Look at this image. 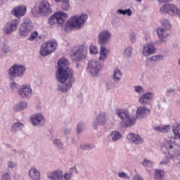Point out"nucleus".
<instances>
[{"label": "nucleus", "mask_w": 180, "mask_h": 180, "mask_svg": "<svg viewBox=\"0 0 180 180\" xmlns=\"http://www.w3.org/2000/svg\"><path fill=\"white\" fill-rule=\"evenodd\" d=\"M68 60L65 58H62L58 61V70L56 72V79L64 86H58V91L60 92H68L72 88V84L75 82L74 78V71L68 68Z\"/></svg>", "instance_id": "1"}, {"label": "nucleus", "mask_w": 180, "mask_h": 180, "mask_svg": "<svg viewBox=\"0 0 180 180\" xmlns=\"http://www.w3.org/2000/svg\"><path fill=\"white\" fill-rule=\"evenodd\" d=\"M160 150L165 158L160 162V165L168 164L169 160H174V157H178L180 155V144L175 143V139H169L166 141L161 146Z\"/></svg>", "instance_id": "2"}, {"label": "nucleus", "mask_w": 180, "mask_h": 180, "mask_svg": "<svg viewBox=\"0 0 180 180\" xmlns=\"http://www.w3.org/2000/svg\"><path fill=\"white\" fill-rule=\"evenodd\" d=\"M86 19H88V15L86 14H81L80 15H74L73 17H71L65 25V32H67L68 27H70L71 29L75 27L81 29V25L86 22Z\"/></svg>", "instance_id": "3"}, {"label": "nucleus", "mask_w": 180, "mask_h": 180, "mask_svg": "<svg viewBox=\"0 0 180 180\" xmlns=\"http://www.w3.org/2000/svg\"><path fill=\"white\" fill-rule=\"evenodd\" d=\"M53 9L50 3L46 0H42L39 4V6H34L32 8V13L34 16L41 15V16H49L51 14Z\"/></svg>", "instance_id": "4"}, {"label": "nucleus", "mask_w": 180, "mask_h": 180, "mask_svg": "<svg viewBox=\"0 0 180 180\" xmlns=\"http://www.w3.org/2000/svg\"><path fill=\"white\" fill-rule=\"evenodd\" d=\"M115 113L121 120L123 127H131V126H134V123H136V117L130 116L129 110L119 109Z\"/></svg>", "instance_id": "5"}, {"label": "nucleus", "mask_w": 180, "mask_h": 180, "mask_svg": "<svg viewBox=\"0 0 180 180\" xmlns=\"http://www.w3.org/2000/svg\"><path fill=\"white\" fill-rule=\"evenodd\" d=\"M67 18H68V14L63 11H58L49 18L48 24L50 27H53L56 23L58 25L59 27H63V26H64V23H65Z\"/></svg>", "instance_id": "6"}, {"label": "nucleus", "mask_w": 180, "mask_h": 180, "mask_svg": "<svg viewBox=\"0 0 180 180\" xmlns=\"http://www.w3.org/2000/svg\"><path fill=\"white\" fill-rule=\"evenodd\" d=\"M26 72V67L20 65H13L7 71L11 81H15V78H22Z\"/></svg>", "instance_id": "7"}, {"label": "nucleus", "mask_w": 180, "mask_h": 180, "mask_svg": "<svg viewBox=\"0 0 180 180\" xmlns=\"http://www.w3.org/2000/svg\"><path fill=\"white\" fill-rule=\"evenodd\" d=\"M161 25L162 27L157 29V34L160 40L165 41V39H167V37L169 35L168 30L171 29V23H169V20L165 19L161 21Z\"/></svg>", "instance_id": "8"}, {"label": "nucleus", "mask_w": 180, "mask_h": 180, "mask_svg": "<svg viewBox=\"0 0 180 180\" xmlns=\"http://www.w3.org/2000/svg\"><path fill=\"white\" fill-rule=\"evenodd\" d=\"M86 56H88V49L84 45H80L77 51L72 52L70 54V58L72 61L78 63L82 61V60H85Z\"/></svg>", "instance_id": "9"}, {"label": "nucleus", "mask_w": 180, "mask_h": 180, "mask_svg": "<svg viewBox=\"0 0 180 180\" xmlns=\"http://www.w3.org/2000/svg\"><path fill=\"white\" fill-rule=\"evenodd\" d=\"M33 30V22L30 18H25L23 22L20 25L19 28V36L25 38L30 32Z\"/></svg>", "instance_id": "10"}, {"label": "nucleus", "mask_w": 180, "mask_h": 180, "mask_svg": "<svg viewBox=\"0 0 180 180\" xmlns=\"http://www.w3.org/2000/svg\"><path fill=\"white\" fill-rule=\"evenodd\" d=\"M57 41L52 40L49 41L46 43L44 46H41L40 49V54L43 57L46 56H50L51 53H53V51H56L57 50Z\"/></svg>", "instance_id": "11"}, {"label": "nucleus", "mask_w": 180, "mask_h": 180, "mask_svg": "<svg viewBox=\"0 0 180 180\" xmlns=\"http://www.w3.org/2000/svg\"><path fill=\"white\" fill-rule=\"evenodd\" d=\"M160 11L161 13H167L170 16H175L178 15L180 18V8L174 4H167L160 7Z\"/></svg>", "instance_id": "12"}, {"label": "nucleus", "mask_w": 180, "mask_h": 180, "mask_svg": "<svg viewBox=\"0 0 180 180\" xmlns=\"http://www.w3.org/2000/svg\"><path fill=\"white\" fill-rule=\"evenodd\" d=\"M102 70V65L101 63L96 60H92L88 63L87 71L91 74V77H96L99 74V71Z\"/></svg>", "instance_id": "13"}, {"label": "nucleus", "mask_w": 180, "mask_h": 180, "mask_svg": "<svg viewBox=\"0 0 180 180\" xmlns=\"http://www.w3.org/2000/svg\"><path fill=\"white\" fill-rule=\"evenodd\" d=\"M111 37L112 33L109 30H102L98 34V43L100 46H106Z\"/></svg>", "instance_id": "14"}, {"label": "nucleus", "mask_w": 180, "mask_h": 180, "mask_svg": "<svg viewBox=\"0 0 180 180\" xmlns=\"http://www.w3.org/2000/svg\"><path fill=\"white\" fill-rule=\"evenodd\" d=\"M32 126H39V127H44L46 124V118L42 114L37 113L32 115L30 118Z\"/></svg>", "instance_id": "15"}, {"label": "nucleus", "mask_w": 180, "mask_h": 180, "mask_svg": "<svg viewBox=\"0 0 180 180\" xmlns=\"http://www.w3.org/2000/svg\"><path fill=\"white\" fill-rule=\"evenodd\" d=\"M18 95L22 99H30L33 95L32 87L27 84H23L18 90Z\"/></svg>", "instance_id": "16"}, {"label": "nucleus", "mask_w": 180, "mask_h": 180, "mask_svg": "<svg viewBox=\"0 0 180 180\" xmlns=\"http://www.w3.org/2000/svg\"><path fill=\"white\" fill-rule=\"evenodd\" d=\"M19 23H20V18L13 19L11 21L7 22L4 27V33H6V34H11V33L15 32V30L18 29Z\"/></svg>", "instance_id": "17"}, {"label": "nucleus", "mask_w": 180, "mask_h": 180, "mask_svg": "<svg viewBox=\"0 0 180 180\" xmlns=\"http://www.w3.org/2000/svg\"><path fill=\"white\" fill-rule=\"evenodd\" d=\"M108 123V118L106 117V112H101L96 117V121H94L92 124L94 130L98 129V126H105Z\"/></svg>", "instance_id": "18"}, {"label": "nucleus", "mask_w": 180, "mask_h": 180, "mask_svg": "<svg viewBox=\"0 0 180 180\" xmlns=\"http://www.w3.org/2000/svg\"><path fill=\"white\" fill-rule=\"evenodd\" d=\"M47 178L51 180H65L63 170L58 169L53 172H49L46 174Z\"/></svg>", "instance_id": "19"}, {"label": "nucleus", "mask_w": 180, "mask_h": 180, "mask_svg": "<svg viewBox=\"0 0 180 180\" xmlns=\"http://www.w3.org/2000/svg\"><path fill=\"white\" fill-rule=\"evenodd\" d=\"M142 53L145 57H148V56L154 54L155 53V47L154 46V44L148 43L144 45L142 49Z\"/></svg>", "instance_id": "20"}, {"label": "nucleus", "mask_w": 180, "mask_h": 180, "mask_svg": "<svg viewBox=\"0 0 180 180\" xmlns=\"http://www.w3.org/2000/svg\"><path fill=\"white\" fill-rule=\"evenodd\" d=\"M151 113V110L146 106H139L136 110V117H147V115Z\"/></svg>", "instance_id": "21"}, {"label": "nucleus", "mask_w": 180, "mask_h": 180, "mask_svg": "<svg viewBox=\"0 0 180 180\" xmlns=\"http://www.w3.org/2000/svg\"><path fill=\"white\" fill-rule=\"evenodd\" d=\"M127 139L134 144H141L144 140L141 138L139 134H136L134 133H130L127 135Z\"/></svg>", "instance_id": "22"}, {"label": "nucleus", "mask_w": 180, "mask_h": 180, "mask_svg": "<svg viewBox=\"0 0 180 180\" xmlns=\"http://www.w3.org/2000/svg\"><path fill=\"white\" fill-rule=\"evenodd\" d=\"M23 126V123L20 122H13L11 124L10 131L12 133V134H16V133L22 131Z\"/></svg>", "instance_id": "23"}, {"label": "nucleus", "mask_w": 180, "mask_h": 180, "mask_svg": "<svg viewBox=\"0 0 180 180\" xmlns=\"http://www.w3.org/2000/svg\"><path fill=\"white\" fill-rule=\"evenodd\" d=\"M26 9L27 8L25 6H18L12 11V15H14L15 18H20L22 16H25L26 13Z\"/></svg>", "instance_id": "24"}, {"label": "nucleus", "mask_w": 180, "mask_h": 180, "mask_svg": "<svg viewBox=\"0 0 180 180\" xmlns=\"http://www.w3.org/2000/svg\"><path fill=\"white\" fill-rule=\"evenodd\" d=\"M79 172L78 169H77V167L74 166L70 169L69 172L64 173L63 178L65 180H71L72 174H79Z\"/></svg>", "instance_id": "25"}, {"label": "nucleus", "mask_w": 180, "mask_h": 180, "mask_svg": "<svg viewBox=\"0 0 180 180\" xmlns=\"http://www.w3.org/2000/svg\"><path fill=\"white\" fill-rule=\"evenodd\" d=\"M29 175L32 180H40V172L34 167H32L30 169Z\"/></svg>", "instance_id": "26"}, {"label": "nucleus", "mask_w": 180, "mask_h": 180, "mask_svg": "<svg viewBox=\"0 0 180 180\" xmlns=\"http://www.w3.org/2000/svg\"><path fill=\"white\" fill-rule=\"evenodd\" d=\"M27 108V103L26 101H20L17 103L13 109L15 112H20V110H23Z\"/></svg>", "instance_id": "27"}, {"label": "nucleus", "mask_w": 180, "mask_h": 180, "mask_svg": "<svg viewBox=\"0 0 180 180\" xmlns=\"http://www.w3.org/2000/svg\"><path fill=\"white\" fill-rule=\"evenodd\" d=\"M110 137L111 138L112 141L116 143V141H119L120 139H122V136L120 132L117 131H112L110 134Z\"/></svg>", "instance_id": "28"}, {"label": "nucleus", "mask_w": 180, "mask_h": 180, "mask_svg": "<svg viewBox=\"0 0 180 180\" xmlns=\"http://www.w3.org/2000/svg\"><path fill=\"white\" fill-rule=\"evenodd\" d=\"M106 54H108V49H106V47L101 45L100 49V61H105V60L108 58V56Z\"/></svg>", "instance_id": "29"}, {"label": "nucleus", "mask_w": 180, "mask_h": 180, "mask_svg": "<svg viewBox=\"0 0 180 180\" xmlns=\"http://www.w3.org/2000/svg\"><path fill=\"white\" fill-rule=\"evenodd\" d=\"M122 77L123 75L122 74V72H120V70L117 69L114 71V73L112 75V79L115 82H119V81L122 79Z\"/></svg>", "instance_id": "30"}, {"label": "nucleus", "mask_w": 180, "mask_h": 180, "mask_svg": "<svg viewBox=\"0 0 180 180\" xmlns=\"http://www.w3.org/2000/svg\"><path fill=\"white\" fill-rule=\"evenodd\" d=\"M154 130L160 133H168L171 130V127L169 125H165L163 127L156 126L154 127Z\"/></svg>", "instance_id": "31"}, {"label": "nucleus", "mask_w": 180, "mask_h": 180, "mask_svg": "<svg viewBox=\"0 0 180 180\" xmlns=\"http://www.w3.org/2000/svg\"><path fill=\"white\" fill-rule=\"evenodd\" d=\"M165 173L164 171L161 169H155L154 178L155 180H162L164 179Z\"/></svg>", "instance_id": "32"}, {"label": "nucleus", "mask_w": 180, "mask_h": 180, "mask_svg": "<svg viewBox=\"0 0 180 180\" xmlns=\"http://www.w3.org/2000/svg\"><path fill=\"white\" fill-rule=\"evenodd\" d=\"M95 147V145L92 143H82L80 145V148L82 150H85L86 151H89V150H93V148Z\"/></svg>", "instance_id": "33"}, {"label": "nucleus", "mask_w": 180, "mask_h": 180, "mask_svg": "<svg viewBox=\"0 0 180 180\" xmlns=\"http://www.w3.org/2000/svg\"><path fill=\"white\" fill-rule=\"evenodd\" d=\"M132 53H133V48L129 46L124 49L123 56L127 58H131Z\"/></svg>", "instance_id": "34"}, {"label": "nucleus", "mask_w": 180, "mask_h": 180, "mask_svg": "<svg viewBox=\"0 0 180 180\" xmlns=\"http://www.w3.org/2000/svg\"><path fill=\"white\" fill-rule=\"evenodd\" d=\"M139 102L141 105H143V106H150V108L151 106H153V105H151V101H150V100L144 98L143 96H141L139 98Z\"/></svg>", "instance_id": "35"}, {"label": "nucleus", "mask_w": 180, "mask_h": 180, "mask_svg": "<svg viewBox=\"0 0 180 180\" xmlns=\"http://www.w3.org/2000/svg\"><path fill=\"white\" fill-rule=\"evenodd\" d=\"M142 165L144 168H152L153 165H154V162L145 159L142 162Z\"/></svg>", "instance_id": "36"}, {"label": "nucleus", "mask_w": 180, "mask_h": 180, "mask_svg": "<svg viewBox=\"0 0 180 180\" xmlns=\"http://www.w3.org/2000/svg\"><path fill=\"white\" fill-rule=\"evenodd\" d=\"M60 2H62L61 8L63 11H68L70 9L69 0H60Z\"/></svg>", "instance_id": "37"}, {"label": "nucleus", "mask_w": 180, "mask_h": 180, "mask_svg": "<svg viewBox=\"0 0 180 180\" xmlns=\"http://www.w3.org/2000/svg\"><path fill=\"white\" fill-rule=\"evenodd\" d=\"M173 133L176 139H180V124L173 128Z\"/></svg>", "instance_id": "38"}, {"label": "nucleus", "mask_w": 180, "mask_h": 180, "mask_svg": "<svg viewBox=\"0 0 180 180\" xmlns=\"http://www.w3.org/2000/svg\"><path fill=\"white\" fill-rule=\"evenodd\" d=\"M141 96H143V99L146 98L151 102L154 98V94L153 92H147L142 94Z\"/></svg>", "instance_id": "39"}, {"label": "nucleus", "mask_w": 180, "mask_h": 180, "mask_svg": "<svg viewBox=\"0 0 180 180\" xmlns=\"http://www.w3.org/2000/svg\"><path fill=\"white\" fill-rule=\"evenodd\" d=\"M162 58H164L162 55H155L150 57L147 61H160V60H162Z\"/></svg>", "instance_id": "40"}, {"label": "nucleus", "mask_w": 180, "mask_h": 180, "mask_svg": "<svg viewBox=\"0 0 180 180\" xmlns=\"http://www.w3.org/2000/svg\"><path fill=\"white\" fill-rule=\"evenodd\" d=\"M53 144L58 147V148H60V150H64L65 147L61 141L60 139H55L53 141Z\"/></svg>", "instance_id": "41"}, {"label": "nucleus", "mask_w": 180, "mask_h": 180, "mask_svg": "<svg viewBox=\"0 0 180 180\" xmlns=\"http://www.w3.org/2000/svg\"><path fill=\"white\" fill-rule=\"evenodd\" d=\"M39 36V32L37 31H34L33 32L31 33L30 36L28 37V40L30 41H33L35 39H37Z\"/></svg>", "instance_id": "42"}, {"label": "nucleus", "mask_w": 180, "mask_h": 180, "mask_svg": "<svg viewBox=\"0 0 180 180\" xmlns=\"http://www.w3.org/2000/svg\"><path fill=\"white\" fill-rule=\"evenodd\" d=\"M119 178H122V179L129 180L130 179V176L127 175L124 172H118Z\"/></svg>", "instance_id": "43"}, {"label": "nucleus", "mask_w": 180, "mask_h": 180, "mask_svg": "<svg viewBox=\"0 0 180 180\" xmlns=\"http://www.w3.org/2000/svg\"><path fill=\"white\" fill-rule=\"evenodd\" d=\"M84 127H85V125L84 124V122H79L77 126V134H79V133H82V130H84Z\"/></svg>", "instance_id": "44"}, {"label": "nucleus", "mask_w": 180, "mask_h": 180, "mask_svg": "<svg viewBox=\"0 0 180 180\" xmlns=\"http://www.w3.org/2000/svg\"><path fill=\"white\" fill-rule=\"evenodd\" d=\"M10 88L13 91H17L18 89H19V84L15 82H11L10 83Z\"/></svg>", "instance_id": "45"}, {"label": "nucleus", "mask_w": 180, "mask_h": 180, "mask_svg": "<svg viewBox=\"0 0 180 180\" xmlns=\"http://www.w3.org/2000/svg\"><path fill=\"white\" fill-rule=\"evenodd\" d=\"M90 54H98V48L96 46L91 45L89 47Z\"/></svg>", "instance_id": "46"}, {"label": "nucleus", "mask_w": 180, "mask_h": 180, "mask_svg": "<svg viewBox=\"0 0 180 180\" xmlns=\"http://www.w3.org/2000/svg\"><path fill=\"white\" fill-rule=\"evenodd\" d=\"M129 40L131 43H135L136 38V33L134 32H131L129 34Z\"/></svg>", "instance_id": "47"}, {"label": "nucleus", "mask_w": 180, "mask_h": 180, "mask_svg": "<svg viewBox=\"0 0 180 180\" xmlns=\"http://www.w3.org/2000/svg\"><path fill=\"white\" fill-rule=\"evenodd\" d=\"M175 94V89H167L166 95L167 96H171V95H174Z\"/></svg>", "instance_id": "48"}, {"label": "nucleus", "mask_w": 180, "mask_h": 180, "mask_svg": "<svg viewBox=\"0 0 180 180\" xmlns=\"http://www.w3.org/2000/svg\"><path fill=\"white\" fill-rule=\"evenodd\" d=\"M134 89L136 94H141L143 92V87L141 86H135Z\"/></svg>", "instance_id": "49"}, {"label": "nucleus", "mask_w": 180, "mask_h": 180, "mask_svg": "<svg viewBox=\"0 0 180 180\" xmlns=\"http://www.w3.org/2000/svg\"><path fill=\"white\" fill-rule=\"evenodd\" d=\"M124 15H127L128 16H131L133 15V11H131V9L127 8L124 10Z\"/></svg>", "instance_id": "50"}, {"label": "nucleus", "mask_w": 180, "mask_h": 180, "mask_svg": "<svg viewBox=\"0 0 180 180\" xmlns=\"http://www.w3.org/2000/svg\"><path fill=\"white\" fill-rule=\"evenodd\" d=\"M1 51H3V53H4L5 54H6L8 53H11V47L4 46V47L2 48Z\"/></svg>", "instance_id": "51"}, {"label": "nucleus", "mask_w": 180, "mask_h": 180, "mask_svg": "<svg viewBox=\"0 0 180 180\" xmlns=\"http://www.w3.org/2000/svg\"><path fill=\"white\" fill-rule=\"evenodd\" d=\"M11 174L9 173H4L2 176V180H11Z\"/></svg>", "instance_id": "52"}, {"label": "nucleus", "mask_w": 180, "mask_h": 180, "mask_svg": "<svg viewBox=\"0 0 180 180\" xmlns=\"http://www.w3.org/2000/svg\"><path fill=\"white\" fill-rule=\"evenodd\" d=\"M7 165L8 168H15V167H16V163L12 161H8Z\"/></svg>", "instance_id": "53"}, {"label": "nucleus", "mask_w": 180, "mask_h": 180, "mask_svg": "<svg viewBox=\"0 0 180 180\" xmlns=\"http://www.w3.org/2000/svg\"><path fill=\"white\" fill-rule=\"evenodd\" d=\"M132 180H144V179H143V177H141V175H140V174H136V175L133 177Z\"/></svg>", "instance_id": "54"}, {"label": "nucleus", "mask_w": 180, "mask_h": 180, "mask_svg": "<svg viewBox=\"0 0 180 180\" xmlns=\"http://www.w3.org/2000/svg\"><path fill=\"white\" fill-rule=\"evenodd\" d=\"M117 15H123L124 16V10H123V9H118L117 11Z\"/></svg>", "instance_id": "55"}, {"label": "nucleus", "mask_w": 180, "mask_h": 180, "mask_svg": "<svg viewBox=\"0 0 180 180\" xmlns=\"http://www.w3.org/2000/svg\"><path fill=\"white\" fill-rule=\"evenodd\" d=\"M70 133H71V129L67 128L64 131V134H65V136L70 135Z\"/></svg>", "instance_id": "56"}, {"label": "nucleus", "mask_w": 180, "mask_h": 180, "mask_svg": "<svg viewBox=\"0 0 180 180\" xmlns=\"http://www.w3.org/2000/svg\"><path fill=\"white\" fill-rule=\"evenodd\" d=\"M160 4H167V2H169V0H158Z\"/></svg>", "instance_id": "57"}, {"label": "nucleus", "mask_w": 180, "mask_h": 180, "mask_svg": "<svg viewBox=\"0 0 180 180\" xmlns=\"http://www.w3.org/2000/svg\"><path fill=\"white\" fill-rule=\"evenodd\" d=\"M105 88L106 89H108V91H109L110 89V83H107L105 84Z\"/></svg>", "instance_id": "58"}, {"label": "nucleus", "mask_w": 180, "mask_h": 180, "mask_svg": "<svg viewBox=\"0 0 180 180\" xmlns=\"http://www.w3.org/2000/svg\"><path fill=\"white\" fill-rule=\"evenodd\" d=\"M110 86L111 88H115L116 86V84L115 82H110Z\"/></svg>", "instance_id": "59"}, {"label": "nucleus", "mask_w": 180, "mask_h": 180, "mask_svg": "<svg viewBox=\"0 0 180 180\" xmlns=\"http://www.w3.org/2000/svg\"><path fill=\"white\" fill-rule=\"evenodd\" d=\"M72 141L73 144H75V139L74 138L72 139Z\"/></svg>", "instance_id": "60"}, {"label": "nucleus", "mask_w": 180, "mask_h": 180, "mask_svg": "<svg viewBox=\"0 0 180 180\" xmlns=\"http://www.w3.org/2000/svg\"><path fill=\"white\" fill-rule=\"evenodd\" d=\"M76 68H79V63L76 64Z\"/></svg>", "instance_id": "61"}, {"label": "nucleus", "mask_w": 180, "mask_h": 180, "mask_svg": "<svg viewBox=\"0 0 180 180\" xmlns=\"http://www.w3.org/2000/svg\"><path fill=\"white\" fill-rule=\"evenodd\" d=\"M6 147H8V148H11V144H7Z\"/></svg>", "instance_id": "62"}, {"label": "nucleus", "mask_w": 180, "mask_h": 180, "mask_svg": "<svg viewBox=\"0 0 180 180\" xmlns=\"http://www.w3.org/2000/svg\"><path fill=\"white\" fill-rule=\"evenodd\" d=\"M55 2H61V0H54Z\"/></svg>", "instance_id": "63"}, {"label": "nucleus", "mask_w": 180, "mask_h": 180, "mask_svg": "<svg viewBox=\"0 0 180 180\" xmlns=\"http://www.w3.org/2000/svg\"><path fill=\"white\" fill-rule=\"evenodd\" d=\"M135 1H136V2H141V1L143 0H135Z\"/></svg>", "instance_id": "64"}]
</instances>
